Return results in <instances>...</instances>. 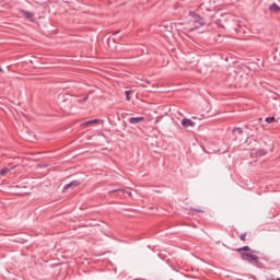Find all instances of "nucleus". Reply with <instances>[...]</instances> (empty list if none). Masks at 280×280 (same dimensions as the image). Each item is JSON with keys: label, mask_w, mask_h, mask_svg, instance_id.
<instances>
[{"label": "nucleus", "mask_w": 280, "mask_h": 280, "mask_svg": "<svg viewBox=\"0 0 280 280\" xmlns=\"http://www.w3.org/2000/svg\"><path fill=\"white\" fill-rule=\"evenodd\" d=\"M241 257L244 261H248L249 264H253V261H257V259H259V257L253 254H241Z\"/></svg>", "instance_id": "nucleus-1"}, {"label": "nucleus", "mask_w": 280, "mask_h": 280, "mask_svg": "<svg viewBox=\"0 0 280 280\" xmlns=\"http://www.w3.org/2000/svg\"><path fill=\"white\" fill-rule=\"evenodd\" d=\"M190 19L192 23H198L199 25H205V21H202V18L196 13H190Z\"/></svg>", "instance_id": "nucleus-2"}, {"label": "nucleus", "mask_w": 280, "mask_h": 280, "mask_svg": "<svg viewBox=\"0 0 280 280\" xmlns=\"http://www.w3.org/2000/svg\"><path fill=\"white\" fill-rule=\"evenodd\" d=\"M182 126H184V128H192V126H196V122L191 121L189 118H184L182 120Z\"/></svg>", "instance_id": "nucleus-3"}, {"label": "nucleus", "mask_w": 280, "mask_h": 280, "mask_svg": "<svg viewBox=\"0 0 280 280\" xmlns=\"http://www.w3.org/2000/svg\"><path fill=\"white\" fill-rule=\"evenodd\" d=\"M81 184H82V182H80V180H73V182L67 184V185L63 187V189H74V187H78V186L81 185Z\"/></svg>", "instance_id": "nucleus-4"}, {"label": "nucleus", "mask_w": 280, "mask_h": 280, "mask_svg": "<svg viewBox=\"0 0 280 280\" xmlns=\"http://www.w3.org/2000/svg\"><path fill=\"white\" fill-rule=\"evenodd\" d=\"M145 118L144 117H131L128 119L129 124L137 125L141 124Z\"/></svg>", "instance_id": "nucleus-5"}, {"label": "nucleus", "mask_w": 280, "mask_h": 280, "mask_svg": "<svg viewBox=\"0 0 280 280\" xmlns=\"http://www.w3.org/2000/svg\"><path fill=\"white\" fill-rule=\"evenodd\" d=\"M22 15L24 19H27L28 21H34V13L28 11H22Z\"/></svg>", "instance_id": "nucleus-6"}, {"label": "nucleus", "mask_w": 280, "mask_h": 280, "mask_svg": "<svg viewBox=\"0 0 280 280\" xmlns=\"http://www.w3.org/2000/svg\"><path fill=\"white\" fill-rule=\"evenodd\" d=\"M269 10H270L271 12H279L280 8L278 7L277 3H273V4H271V5L269 7Z\"/></svg>", "instance_id": "nucleus-7"}, {"label": "nucleus", "mask_w": 280, "mask_h": 280, "mask_svg": "<svg viewBox=\"0 0 280 280\" xmlns=\"http://www.w3.org/2000/svg\"><path fill=\"white\" fill-rule=\"evenodd\" d=\"M245 133L248 136V137H255V133L253 131H250V126H246L245 127Z\"/></svg>", "instance_id": "nucleus-8"}, {"label": "nucleus", "mask_w": 280, "mask_h": 280, "mask_svg": "<svg viewBox=\"0 0 280 280\" xmlns=\"http://www.w3.org/2000/svg\"><path fill=\"white\" fill-rule=\"evenodd\" d=\"M252 154H256V156H266V152L264 150H258L257 152H253Z\"/></svg>", "instance_id": "nucleus-9"}, {"label": "nucleus", "mask_w": 280, "mask_h": 280, "mask_svg": "<svg viewBox=\"0 0 280 280\" xmlns=\"http://www.w3.org/2000/svg\"><path fill=\"white\" fill-rule=\"evenodd\" d=\"M244 130L242 128H234L233 129V135H243Z\"/></svg>", "instance_id": "nucleus-10"}, {"label": "nucleus", "mask_w": 280, "mask_h": 280, "mask_svg": "<svg viewBox=\"0 0 280 280\" xmlns=\"http://www.w3.org/2000/svg\"><path fill=\"white\" fill-rule=\"evenodd\" d=\"M242 250H245L246 253H248V252H250V247L244 246V247L237 249L238 253H242Z\"/></svg>", "instance_id": "nucleus-11"}, {"label": "nucleus", "mask_w": 280, "mask_h": 280, "mask_svg": "<svg viewBox=\"0 0 280 280\" xmlns=\"http://www.w3.org/2000/svg\"><path fill=\"white\" fill-rule=\"evenodd\" d=\"M8 172H10V168H3L0 171V176H5V174H8Z\"/></svg>", "instance_id": "nucleus-12"}, {"label": "nucleus", "mask_w": 280, "mask_h": 280, "mask_svg": "<svg viewBox=\"0 0 280 280\" xmlns=\"http://www.w3.org/2000/svg\"><path fill=\"white\" fill-rule=\"evenodd\" d=\"M130 93H132V91H126L125 92L127 102H130Z\"/></svg>", "instance_id": "nucleus-13"}, {"label": "nucleus", "mask_w": 280, "mask_h": 280, "mask_svg": "<svg viewBox=\"0 0 280 280\" xmlns=\"http://www.w3.org/2000/svg\"><path fill=\"white\" fill-rule=\"evenodd\" d=\"M272 121H275V117H267L266 118L267 124H272Z\"/></svg>", "instance_id": "nucleus-14"}, {"label": "nucleus", "mask_w": 280, "mask_h": 280, "mask_svg": "<svg viewBox=\"0 0 280 280\" xmlns=\"http://www.w3.org/2000/svg\"><path fill=\"white\" fill-rule=\"evenodd\" d=\"M88 100H89V96H85L84 98L79 100L78 102H79V104H83V102H86Z\"/></svg>", "instance_id": "nucleus-15"}, {"label": "nucleus", "mask_w": 280, "mask_h": 280, "mask_svg": "<svg viewBox=\"0 0 280 280\" xmlns=\"http://www.w3.org/2000/svg\"><path fill=\"white\" fill-rule=\"evenodd\" d=\"M240 240H242V242H246V234H242V235L240 236Z\"/></svg>", "instance_id": "nucleus-16"}, {"label": "nucleus", "mask_w": 280, "mask_h": 280, "mask_svg": "<svg viewBox=\"0 0 280 280\" xmlns=\"http://www.w3.org/2000/svg\"><path fill=\"white\" fill-rule=\"evenodd\" d=\"M91 124H93V120L85 121V122H84V126H91Z\"/></svg>", "instance_id": "nucleus-17"}, {"label": "nucleus", "mask_w": 280, "mask_h": 280, "mask_svg": "<svg viewBox=\"0 0 280 280\" xmlns=\"http://www.w3.org/2000/svg\"><path fill=\"white\" fill-rule=\"evenodd\" d=\"M116 191H122V192H126V190L124 189H116V190H113L112 194H115Z\"/></svg>", "instance_id": "nucleus-18"}, {"label": "nucleus", "mask_w": 280, "mask_h": 280, "mask_svg": "<svg viewBox=\"0 0 280 280\" xmlns=\"http://www.w3.org/2000/svg\"><path fill=\"white\" fill-rule=\"evenodd\" d=\"M93 124H100V119L92 120Z\"/></svg>", "instance_id": "nucleus-19"}, {"label": "nucleus", "mask_w": 280, "mask_h": 280, "mask_svg": "<svg viewBox=\"0 0 280 280\" xmlns=\"http://www.w3.org/2000/svg\"><path fill=\"white\" fill-rule=\"evenodd\" d=\"M117 34H119V31H117V32H114V36H115V35H117Z\"/></svg>", "instance_id": "nucleus-20"}, {"label": "nucleus", "mask_w": 280, "mask_h": 280, "mask_svg": "<svg viewBox=\"0 0 280 280\" xmlns=\"http://www.w3.org/2000/svg\"><path fill=\"white\" fill-rule=\"evenodd\" d=\"M128 194V196H132V192H127Z\"/></svg>", "instance_id": "nucleus-21"}, {"label": "nucleus", "mask_w": 280, "mask_h": 280, "mask_svg": "<svg viewBox=\"0 0 280 280\" xmlns=\"http://www.w3.org/2000/svg\"><path fill=\"white\" fill-rule=\"evenodd\" d=\"M195 27H196V30H198V27H200V26H199V25H196Z\"/></svg>", "instance_id": "nucleus-22"}, {"label": "nucleus", "mask_w": 280, "mask_h": 280, "mask_svg": "<svg viewBox=\"0 0 280 280\" xmlns=\"http://www.w3.org/2000/svg\"><path fill=\"white\" fill-rule=\"evenodd\" d=\"M3 70L0 68V72H2Z\"/></svg>", "instance_id": "nucleus-23"}]
</instances>
